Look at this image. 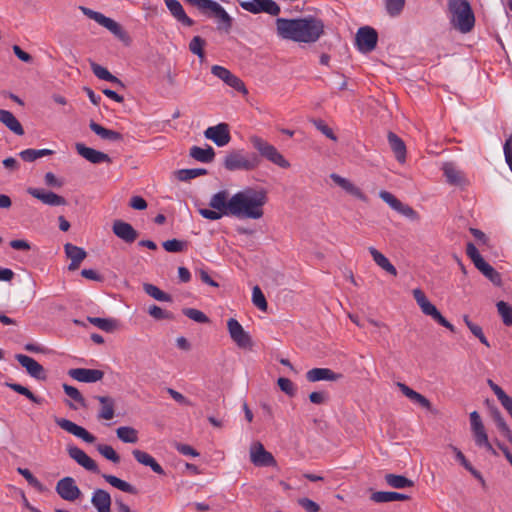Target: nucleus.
<instances>
[{
    "instance_id": "b1692460",
    "label": "nucleus",
    "mask_w": 512,
    "mask_h": 512,
    "mask_svg": "<svg viewBox=\"0 0 512 512\" xmlns=\"http://www.w3.org/2000/svg\"><path fill=\"white\" fill-rule=\"evenodd\" d=\"M342 377L329 368H313L306 372V379L309 382L337 381Z\"/></svg>"
},
{
    "instance_id": "4d7b16f0",
    "label": "nucleus",
    "mask_w": 512,
    "mask_h": 512,
    "mask_svg": "<svg viewBox=\"0 0 512 512\" xmlns=\"http://www.w3.org/2000/svg\"><path fill=\"white\" fill-rule=\"evenodd\" d=\"M183 314L189 319L197 323H208L209 318L200 310L195 308H185L182 310Z\"/></svg>"
},
{
    "instance_id": "774afa93",
    "label": "nucleus",
    "mask_w": 512,
    "mask_h": 512,
    "mask_svg": "<svg viewBox=\"0 0 512 512\" xmlns=\"http://www.w3.org/2000/svg\"><path fill=\"white\" fill-rule=\"evenodd\" d=\"M277 383H278V386L281 389V391H283L285 394H287L288 396H294L295 395L296 387H295L294 383L290 379L284 378V377H280L278 379Z\"/></svg>"
},
{
    "instance_id": "72a5a7b5",
    "label": "nucleus",
    "mask_w": 512,
    "mask_h": 512,
    "mask_svg": "<svg viewBox=\"0 0 512 512\" xmlns=\"http://www.w3.org/2000/svg\"><path fill=\"white\" fill-rule=\"evenodd\" d=\"M0 122L16 135L24 134L22 125L10 111L0 109Z\"/></svg>"
},
{
    "instance_id": "69168bd1",
    "label": "nucleus",
    "mask_w": 512,
    "mask_h": 512,
    "mask_svg": "<svg viewBox=\"0 0 512 512\" xmlns=\"http://www.w3.org/2000/svg\"><path fill=\"white\" fill-rule=\"evenodd\" d=\"M148 313L151 317L156 320L172 319L173 315L171 312L162 309L157 305H152L148 309Z\"/></svg>"
},
{
    "instance_id": "5701e85b",
    "label": "nucleus",
    "mask_w": 512,
    "mask_h": 512,
    "mask_svg": "<svg viewBox=\"0 0 512 512\" xmlns=\"http://www.w3.org/2000/svg\"><path fill=\"white\" fill-rule=\"evenodd\" d=\"M112 230L118 238L122 239L126 243H132L138 237V233L133 226L121 220H116L113 223Z\"/></svg>"
},
{
    "instance_id": "dca6fc26",
    "label": "nucleus",
    "mask_w": 512,
    "mask_h": 512,
    "mask_svg": "<svg viewBox=\"0 0 512 512\" xmlns=\"http://www.w3.org/2000/svg\"><path fill=\"white\" fill-rule=\"evenodd\" d=\"M15 359L26 369L31 377L37 380H45L47 378L44 367L32 357L24 354H16Z\"/></svg>"
},
{
    "instance_id": "4468645a",
    "label": "nucleus",
    "mask_w": 512,
    "mask_h": 512,
    "mask_svg": "<svg viewBox=\"0 0 512 512\" xmlns=\"http://www.w3.org/2000/svg\"><path fill=\"white\" fill-rule=\"evenodd\" d=\"M204 136L213 141L218 147H223L231 140L229 125L227 123H219L215 126H210L204 131Z\"/></svg>"
},
{
    "instance_id": "c85d7f7f",
    "label": "nucleus",
    "mask_w": 512,
    "mask_h": 512,
    "mask_svg": "<svg viewBox=\"0 0 512 512\" xmlns=\"http://www.w3.org/2000/svg\"><path fill=\"white\" fill-rule=\"evenodd\" d=\"M330 178L333 180L335 184L340 186L343 190H345L347 193L353 195L354 197L360 199V200H366L365 195L363 192L358 188L356 185H354L350 180L338 175V174H331Z\"/></svg>"
},
{
    "instance_id": "052dcab7",
    "label": "nucleus",
    "mask_w": 512,
    "mask_h": 512,
    "mask_svg": "<svg viewBox=\"0 0 512 512\" xmlns=\"http://www.w3.org/2000/svg\"><path fill=\"white\" fill-rule=\"evenodd\" d=\"M472 432L474 434V439L477 446L485 447L486 449H491V444L488 440V436L484 426L482 428L472 430Z\"/></svg>"
},
{
    "instance_id": "58836bf2",
    "label": "nucleus",
    "mask_w": 512,
    "mask_h": 512,
    "mask_svg": "<svg viewBox=\"0 0 512 512\" xmlns=\"http://www.w3.org/2000/svg\"><path fill=\"white\" fill-rule=\"evenodd\" d=\"M102 477L107 483H109L111 486L119 489L122 492H126L133 495H136L138 493L137 489L133 485L114 475L103 474Z\"/></svg>"
},
{
    "instance_id": "4c0bfd02",
    "label": "nucleus",
    "mask_w": 512,
    "mask_h": 512,
    "mask_svg": "<svg viewBox=\"0 0 512 512\" xmlns=\"http://www.w3.org/2000/svg\"><path fill=\"white\" fill-rule=\"evenodd\" d=\"M384 479L387 485L394 489H405L414 486V482L403 475L389 473L385 475Z\"/></svg>"
},
{
    "instance_id": "c756f323",
    "label": "nucleus",
    "mask_w": 512,
    "mask_h": 512,
    "mask_svg": "<svg viewBox=\"0 0 512 512\" xmlns=\"http://www.w3.org/2000/svg\"><path fill=\"white\" fill-rule=\"evenodd\" d=\"M132 454L137 462L150 467L156 474L163 475L165 473L161 465L147 452L135 449L132 451Z\"/></svg>"
},
{
    "instance_id": "393cba45",
    "label": "nucleus",
    "mask_w": 512,
    "mask_h": 512,
    "mask_svg": "<svg viewBox=\"0 0 512 512\" xmlns=\"http://www.w3.org/2000/svg\"><path fill=\"white\" fill-rule=\"evenodd\" d=\"M443 174L446 181L455 186H461L466 183V178L461 170H459L454 163L446 162L442 166Z\"/></svg>"
},
{
    "instance_id": "bf43d9fd",
    "label": "nucleus",
    "mask_w": 512,
    "mask_h": 512,
    "mask_svg": "<svg viewBox=\"0 0 512 512\" xmlns=\"http://www.w3.org/2000/svg\"><path fill=\"white\" fill-rule=\"evenodd\" d=\"M65 394L80 404L82 407H86V402L80 391L71 385L63 384Z\"/></svg>"
},
{
    "instance_id": "680f3d73",
    "label": "nucleus",
    "mask_w": 512,
    "mask_h": 512,
    "mask_svg": "<svg viewBox=\"0 0 512 512\" xmlns=\"http://www.w3.org/2000/svg\"><path fill=\"white\" fill-rule=\"evenodd\" d=\"M204 45L205 41L200 36H195L189 43V49L193 54H196L198 57H204Z\"/></svg>"
},
{
    "instance_id": "9b49d317",
    "label": "nucleus",
    "mask_w": 512,
    "mask_h": 512,
    "mask_svg": "<svg viewBox=\"0 0 512 512\" xmlns=\"http://www.w3.org/2000/svg\"><path fill=\"white\" fill-rule=\"evenodd\" d=\"M55 489L63 500L70 502L77 500L81 495V491L76 485L74 478L69 476L60 479Z\"/></svg>"
},
{
    "instance_id": "a211bd4d",
    "label": "nucleus",
    "mask_w": 512,
    "mask_h": 512,
    "mask_svg": "<svg viewBox=\"0 0 512 512\" xmlns=\"http://www.w3.org/2000/svg\"><path fill=\"white\" fill-rule=\"evenodd\" d=\"M251 462L256 466H272L275 464L273 455L266 451L260 442L254 443L250 448Z\"/></svg>"
},
{
    "instance_id": "0eeeda50",
    "label": "nucleus",
    "mask_w": 512,
    "mask_h": 512,
    "mask_svg": "<svg viewBox=\"0 0 512 512\" xmlns=\"http://www.w3.org/2000/svg\"><path fill=\"white\" fill-rule=\"evenodd\" d=\"M257 163L248 159L243 151H232L225 156L224 167L229 171L244 170L249 171L254 169Z\"/></svg>"
},
{
    "instance_id": "6ab92c4d",
    "label": "nucleus",
    "mask_w": 512,
    "mask_h": 512,
    "mask_svg": "<svg viewBox=\"0 0 512 512\" xmlns=\"http://www.w3.org/2000/svg\"><path fill=\"white\" fill-rule=\"evenodd\" d=\"M68 375L79 382L95 383L102 380L104 372L98 369L73 368L68 371Z\"/></svg>"
},
{
    "instance_id": "6e6d98bb",
    "label": "nucleus",
    "mask_w": 512,
    "mask_h": 512,
    "mask_svg": "<svg viewBox=\"0 0 512 512\" xmlns=\"http://www.w3.org/2000/svg\"><path fill=\"white\" fill-rule=\"evenodd\" d=\"M387 13L392 16H398L402 12L405 0H384Z\"/></svg>"
},
{
    "instance_id": "9d476101",
    "label": "nucleus",
    "mask_w": 512,
    "mask_h": 512,
    "mask_svg": "<svg viewBox=\"0 0 512 512\" xmlns=\"http://www.w3.org/2000/svg\"><path fill=\"white\" fill-rule=\"evenodd\" d=\"M211 73L236 91L247 94L244 82L239 77L232 74L227 68L220 65H213L211 67Z\"/></svg>"
},
{
    "instance_id": "37998d69",
    "label": "nucleus",
    "mask_w": 512,
    "mask_h": 512,
    "mask_svg": "<svg viewBox=\"0 0 512 512\" xmlns=\"http://www.w3.org/2000/svg\"><path fill=\"white\" fill-rule=\"evenodd\" d=\"M87 319L92 325L105 332H113L118 326V323L115 319L100 317H88Z\"/></svg>"
},
{
    "instance_id": "4be33fe9",
    "label": "nucleus",
    "mask_w": 512,
    "mask_h": 512,
    "mask_svg": "<svg viewBox=\"0 0 512 512\" xmlns=\"http://www.w3.org/2000/svg\"><path fill=\"white\" fill-rule=\"evenodd\" d=\"M222 195H223L222 190H220L217 193H215L214 195H212V197L210 198V201H209V206L212 209L203 208V209L199 210V213L203 218L215 221V220L221 219L223 216H228V213H226L227 210L225 208H221L216 205L215 200H217V198L221 197Z\"/></svg>"
},
{
    "instance_id": "f257e3e1",
    "label": "nucleus",
    "mask_w": 512,
    "mask_h": 512,
    "mask_svg": "<svg viewBox=\"0 0 512 512\" xmlns=\"http://www.w3.org/2000/svg\"><path fill=\"white\" fill-rule=\"evenodd\" d=\"M223 195L218 197L216 205L227 210L228 216L238 219H260L263 214V206L267 202L264 190L245 188L232 196L227 190H222Z\"/></svg>"
},
{
    "instance_id": "c9c22d12",
    "label": "nucleus",
    "mask_w": 512,
    "mask_h": 512,
    "mask_svg": "<svg viewBox=\"0 0 512 512\" xmlns=\"http://www.w3.org/2000/svg\"><path fill=\"white\" fill-rule=\"evenodd\" d=\"M96 399L101 404V409L99 411L98 418L104 420H111L115 415L114 399L109 396H97Z\"/></svg>"
},
{
    "instance_id": "79ce46f5",
    "label": "nucleus",
    "mask_w": 512,
    "mask_h": 512,
    "mask_svg": "<svg viewBox=\"0 0 512 512\" xmlns=\"http://www.w3.org/2000/svg\"><path fill=\"white\" fill-rule=\"evenodd\" d=\"M5 386L23 396H25L26 398H28L30 401H32L35 404L40 405L44 402L43 398L34 395L27 387L22 386L18 383L6 382Z\"/></svg>"
},
{
    "instance_id": "f03ea898",
    "label": "nucleus",
    "mask_w": 512,
    "mask_h": 512,
    "mask_svg": "<svg viewBox=\"0 0 512 512\" xmlns=\"http://www.w3.org/2000/svg\"><path fill=\"white\" fill-rule=\"evenodd\" d=\"M278 35L295 42L314 43L324 33V23L313 16L297 19L277 18Z\"/></svg>"
},
{
    "instance_id": "39448f33",
    "label": "nucleus",
    "mask_w": 512,
    "mask_h": 512,
    "mask_svg": "<svg viewBox=\"0 0 512 512\" xmlns=\"http://www.w3.org/2000/svg\"><path fill=\"white\" fill-rule=\"evenodd\" d=\"M412 293L423 314L430 316L439 325L449 329L451 332L455 331L454 326L442 316L436 306L428 300L420 288L414 289Z\"/></svg>"
},
{
    "instance_id": "8fccbe9b",
    "label": "nucleus",
    "mask_w": 512,
    "mask_h": 512,
    "mask_svg": "<svg viewBox=\"0 0 512 512\" xmlns=\"http://www.w3.org/2000/svg\"><path fill=\"white\" fill-rule=\"evenodd\" d=\"M205 174H207V170L203 168L180 169L176 171V177L180 181H189Z\"/></svg>"
},
{
    "instance_id": "13d9d810",
    "label": "nucleus",
    "mask_w": 512,
    "mask_h": 512,
    "mask_svg": "<svg viewBox=\"0 0 512 512\" xmlns=\"http://www.w3.org/2000/svg\"><path fill=\"white\" fill-rule=\"evenodd\" d=\"M17 472L26 479L29 485H31L38 491H43L42 483L30 472L29 469L19 467L17 468Z\"/></svg>"
},
{
    "instance_id": "c03bdc74",
    "label": "nucleus",
    "mask_w": 512,
    "mask_h": 512,
    "mask_svg": "<svg viewBox=\"0 0 512 512\" xmlns=\"http://www.w3.org/2000/svg\"><path fill=\"white\" fill-rule=\"evenodd\" d=\"M117 437L124 443H136L138 431L130 426H121L116 430Z\"/></svg>"
},
{
    "instance_id": "338daca9",
    "label": "nucleus",
    "mask_w": 512,
    "mask_h": 512,
    "mask_svg": "<svg viewBox=\"0 0 512 512\" xmlns=\"http://www.w3.org/2000/svg\"><path fill=\"white\" fill-rule=\"evenodd\" d=\"M466 254L467 256L472 260L473 264L475 265V267H477L478 265H480L483 261H485L483 259V257L480 255L478 249L476 248V246L469 242L466 246Z\"/></svg>"
},
{
    "instance_id": "a18cd8bd",
    "label": "nucleus",
    "mask_w": 512,
    "mask_h": 512,
    "mask_svg": "<svg viewBox=\"0 0 512 512\" xmlns=\"http://www.w3.org/2000/svg\"><path fill=\"white\" fill-rule=\"evenodd\" d=\"M144 291L152 298H154L157 301L162 302H171L172 297L168 293H165L161 289H159L157 286L153 284H144L143 286Z\"/></svg>"
},
{
    "instance_id": "7ed1b4c3",
    "label": "nucleus",
    "mask_w": 512,
    "mask_h": 512,
    "mask_svg": "<svg viewBox=\"0 0 512 512\" xmlns=\"http://www.w3.org/2000/svg\"><path fill=\"white\" fill-rule=\"evenodd\" d=\"M448 18L457 31L469 33L475 25V16L468 0H448Z\"/></svg>"
},
{
    "instance_id": "412c9836",
    "label": "nucleus",
    "mask_w": 512,
    "mask_h": 512,
    "mask_svg": "<svg viewBox=\"0 0 512 512\" xmlns=\"http://www.w3.org/2000/svg\"><path fill=\"white\" fill-rule=\"evenodd\" d=\"M75 148L79 155L85 158L87 161L93 164H99L103 162L110 163L111 158L108 154L95 150L93 148L85 146L83 143H76Z\"/></svg>"
},
{
    "instance_id": "3c124183",
    "label": "nucleus",
    "mask_w": 512,
    "mask_h": 512,
    "mask_svg": "<svg viewBox=\"0 0 512 512\" xmlns=\"http://www.w3.org/2000/svg\"><path fill=\"white\" fill-rule=\"evenodd\" d=\"M499 315L506 326H512V306L505 301L496 304Z\"/></svg>"
},
{
    "instance_id": "f3484780",
    "label": "nucleus",
    "mask_w": 512,
    "mask_h": 512,
    "mask_svg": "<svg viewBox=\"0 0 512 512\" xmlns=\"http://www.w3.org/2000/svg\"><path fill=\"white\" fill-rule=\"evenodd\" d=\"M27 192L34 198L40 200L43 204L48 206H63L67 204L66 199L52 191L33 188L27 189Z\"/></svg>"
},
{
    "instance_id": "6e6552de",
    "label": "nucleus",
    "mask_w": 512,
    "mask_h": 512,
    "mask_svg": "<svg viewBox=\"0 0 512 512\" xmlns=\"http://www.w3.org/2000/svg\"><path fill=\"white\" fill-rule=\"evenodd\" d=\"M378 34L376 30L370 26H364L358 29L356 33V45L360 52L369 53L373 51L377 45Z\"/></svg>"
},
{
    "instance_id": "2eb2a0df",
    "label": "nucleus",
    "mask_w": 512,
    "mask_h": 512,
    "mask_svg": "<svg viewBox=\"0 0 512 512\" xmlns=\"http://www.w3.org/2000/svg\"><path fill=\"white\" fill-rule=\"evenodd\" d=\"M55 423L66 432L82 439L86 443H93L96 438L85 428L65 418H56Z\"/></svg>"
},
{
    "instance_id": "1a4fd4ad",
    "label": "nucleus",
    "mask_w": 512,
    "mask_h": 512,
    "mask_svg": "<svg viewBox=\"0 0 512 512\" xmlns=\"http://www.w3.org/2000/svg\"><path fill=\"white\" fill-rule=\"evenodd\" d=\"M240 6L253 14L261 12L277 16L280 13V7L273 0H250L240 2Z\"/></svg>"
},
{
    "instance_id": "f8f14e48",
    "label": "nucleus",
    "mask_w": 512,
    "mask_h": 512,
    "mask_svg": "<svg viewBox=\"0 0 512 512\" xmlns=\"http://www.w3.org/2000/svg\"><path fill=\"white\" fill-rule=\"evenodd\" d=\"M227 328L232 341L239 348H248L251 346V337L243 329L242 325L234 318H230L227 321Z\"/></svg>"
},
{
    "instance_id": "864d4df0",
    "label": "nucleus",
    "mask_w": 512,
    "mask_h": 512,
    "mask_svg": "<svg viewBox=\"0 0 512 512\" xmlns=\"http://www.w3.org/2000/svg\"><path fill=\"white\" fill-rule=\"evenodd\" d=\"M97 451L106 459L112 461L113 463H119L120 456L116 453L114 448L110 445L106 444H98Z\"/></svg>"
},
{
    "instance_id": "473e14b6",
    "label": "nucleus",
    "mask_w": 512,
    "mask_h": 512,
    "mask_svg": "<svg viewBox=\"0 0 512 512\" xmlns=\"http://www.w3.org/2000/svg\"><path fill=\"white\" fill-rule=\"evenodd\" d=\"M369 253L371 254L374 262L384 271H386L388 274L392 276H397V270L395 266L389 261V259L379 252L374 247H369Z\"/></svg>"
},
{
    "instance_id": "e433bc0d",
    "label": "nucleus",
    "mask_w": 512,
    "mask_h": 512,
    "mask_svg": "<svg viewBox=\"0 0 512 512\" xmlns=\"http://www.w3.org/2000/svg\"><path fill=\"white\" fill-rule=\"evenodd\" d=\"M190 156L199 162L210 163L214 160L215 151L210 145H207L206 148L193 146L190 149Z\"/></svg>"
},
{
    "instance_id": "ddd939ff",
    "label": "nucleus",
    "mask_w": 512,
    "mask_h": 512,
    "mask_svg": "<svg viewBox=\"0 0 512 512\" xmlns=\"http://www.w3.org/2000/svg\"><path fill=\"white\" fill-rule=\"evenodd\" d=\"M80 10L83 12L84 15H86L90 19H93L99 25L105 27L107 30H109L115 36L122 35L121 26L113 19L106 17L104 14H102L100 12L94 11V10L84 7V6H80Z\"/></svg>"
},
{
    "instance_id": "ea45409f",
    "label": "nucleus",
    "mask_w": 512,
    "mask_h": 512,
    "mask_svg": "<svg viewBox=\"0 0 512 512\" xmlns=\"http://www.w3.org/2000/svg\"><path fill=\"white\" fill-rule=\"evenodd\" d=\"M91 69L94 75L99 79L115 83L121 87L124 86L122 81L118 79L116 76L112 75L105 67L95 62H91Z\"/></svg>"
},
{
    "instance_id": "f704fd0d",
    "label": "nucleus",
    "mask_w": 512,
    "mask_h": 512,
    "mask_svg": "<svg viewBox=\"0 0 512 512\" xmlns=\"http://www.w3.org/2000/svg\"><path fill=\"white\" fill-rule=\"evenodd\" d=\"M89 127L96 135H98L104 140L116 142L121 141L123 139L122 134H120L119 132L107 129L94 121L90 122Z\"/></svg>"
},
{
    "instance_id": "aec40b11",
    "label": "nucleus",
    "mask_w": 512,
    "mask_h": 512,
    "mask_svg": "<svg viewBox=\"0 0 512 512\" xmlns=\"http://www.w3.org/2000/svg\"><path fill=\"white\" fill-rule=\"evenodd\" d=\"M67 451L69 456L86 470L94 473L99 472L96 462L91 457H89L82 449L78 448L77 446H69Z\"/></svg>"
},
{
    "instance_id": "bb28decb",
    "label": "nucleus",
    "mask_w": 512,
    "mask_h": 512,
    "mask_svg": "<svg viewBox=\"0 0 512 512\" xmlns=\"http://www.w3.org/2000/svg\"><path fill=\"white\" fill-rule=\"evenodd\" d=\"M397 386L399 387L400 391L412 402L415 404H418L419 406L432 411V405L431 402L422 394L414 391L409 386H407L404 383H397Z\"/></svg>"
},
{
    "instance_id": "5fc2aeb1",
    "label": "nucleus",
    "mask_w": 512,
    "mask_h": 512,
    "mask_svg": "<svg viewBox=\"0 0 512 512\" xmlns=\"http://www.w3.org/2000/svg\"><path fill=\"white\" fill-rule=\"evenodd\" d=\"M252 302L261 311H266L268 304L266 298L258 286H255L252 290Z\"/></svg>"
},
{
    "instance_id": "09e8293b",
    "label": "nucleus",
    "mask_w": 512,
    "mask_h": 512,
    "mask_svg": "<svg viewBox=\"0 0 512 512\" xmlns=\"http://www.w3.org/2000/svg\"><path fill=\"white\" fill-rule=\"evenodd\" d=\"M493 419L496 423L498 430L502 433L504 437L508 439V441L512 444V432L509 429L507 423L502 417L501 413L496 409L492 412Z\"/></svg>"
},
{
    "instance_id": "20e7f679",
    "label": "nucleus",
    "mask_w": 512,
    "mask_h": 512,
    "mask_svg": "<svg viewBox=\"0 0 512 512\" xmlns=\"http://www.w3.org/2000/svg\"><path fill=\"white\" fill-rule=\"evenodd\" d=\"M250 142L258 153L266 160L284 169L290 167V162L285 159L274 145L268 143L259 136L250 137Z\"/></svg>"
},
{
    "instance_id": "de8ad7c7",
    "label": "nucleus",
    "mask_w": 512,
    "mask_h": 512,
    "mask_svg": "<svg viewBox=\"0 0 512 512\" xmlns=\"http://www.w3.org/2000/svg\"><path fill=\"white\" fill-rule=\"evenodd\" d=\"M64 249L67 257L71 261L82 262L87 256L86 251L83 248L75 246L71 243H67L64 246Z\"/></svg>"
},
{
    "instance_id": "423d86ee",
    "label": "nucleus",
    "mask_w": 512,
    "mask_h": 512,
    "mask_svg": "<svg viewBox=\"0 0 512 512\" xmlns=\"http://www.w3.org/2000/svg\"><path fill=\"white\" fill-rule=\"evenodd\" d=\"M192 6L198 8L203 13L210 12L213 16L219 19L224 25L226 30L230 29L232 25V18L225 11V9L214 0H186Z\"/></svg>"
},
{
    "instance_id": "e2e57ef3",
    "label": "nucleus",
    "mask_w": 512,
    "mask_h": 512,
    "mask_svg": "<svg viewBox=\"0 0 512 512\" xmlns=\"http://www.w3.org/2000/svg\"><path fill=\"white\" fill-rule=\"evenodd\" d=\"M487 383L494 394L497 396V399L500 401L501 405L504 406L507 402H509L512 397L508 396L504 390L494 383L491 379L487 380Z\"/></svg>"
},
{
    "instance_id": "49530a36",
    "label": "nucleus",
    "mask_w": 512,
    "mask_h": 512,
    "mask_svg": "<svg viewBox=\"0 0 512 512\" xmlns=\"http://www.w3.org/2000/svg\"><path fill=\"white\" fill-rule=\"evenodd\" d=\"M53 151L50 149H26L20 152V157L26 162H33L38 158L52 155Z\"/></svg>"
},
{
    "instance_id": "603ef678",
    "label": "nucleus",
    "mask_w": 512,
    "mask_h": 512,
    "mask_svg": "<svg viewBox=\"0 0 512 512\" xmlns=\"http://www.w3.org/2000/svg\"><path fill=\"white\" fill-rule=\"evenodd\" d=\"M464 322L467 325V327L469 328V330L471 331V333L475 337H477L482 344H484L487 347L490 346L487 338L485 337V335H484V333L482 331V328L479 325H477V324L473 323L472 321H470L468 316H464Z\"/></svg>"
},
{
    "instance_id": "a19ab883",
    "label": "nucleus",
    "mask_w": 512,
    "mask_h": 512,
    "mask_svg": "<svg viewBox=\"0 0 512 512\" xmlns=\"http://www.w3.org/2000/svg\"><path fill=\"white\" fill-rule=\"evenodd\" d=\"M486 278H488L494 285L500 286L502 283L501 275L489 263L483 261L476 267Z\"/></svg>"
},
{
    "instance_id": "7c9ffc66",
    "label": "nucleus",
    "mask_w": 512,
    "mask_h": 512,
    "mask_svg": "<svg viewBox=\"0 0 512 512\" xmlns=\"http://www.w3.org/2000/svg\"><path fill=\"white\" fill-rule=\"evenodd\" d=\"M387 138L397 161L404 163L406 160V146L404 141L393 132H389Z\"/></svg>"
},
{
    "instance_id": "2f4dec72",
    "label": "nucleus",
    "mask_w": 512,
    "mask_h": 512,
    "mask_svg": "<svg viewBox=\"0 0 512 512\" xmlns=\"http://www.w3.org/2000/svg\"><path fill=\"white\" fill-rule=\"evenodd\" d=\"M370 499L375 503H387L392 501H406L409 500L410 497L399 492L377 491L371 494Z\"/></svg>"
},
{
    "instance_id": "a878e982",
    "label": "nucleus",
    "mask_w": 512,
    "mask_h": 512,
    "mask_svg": "<svg viewBox=\"0 0 512 512\" xmlns=\"http://www.w3.org/2000/svg\"><path fill=\"white\" fill-rule=\"evenodd\" d=\"M91 503L97 512H111V496L103 489H96L93 492Z\"/></svg>"
},
{
    "instance_id": "cd10ccee",
    "label": "nucleus",
    "mask_w": 512,
    "mask_h": 512,
    "mask_svg": "<svg viewBox=\"0 0 512 512\" xmlns=\"http://www.w3.org/2000/svg\"><path fill=\"white\" fill-rule=\"evenodd\" d=\"M164 2L170 13L183 25L190 27L194 24L193 20L186 15L183 6L179 1L164 0Z\"/></svg>"
},
{
    "instance_id": "0e129e2a",
    "label": "nucleus",
    "mask_w": 512,
    "mask_h": 512,
    "mask_svg": "<svg viewBox=\"0 0 512 512\" xmlns=\"http://www.w3.org/2000/svg\"><path fill=\"white\" fill-rule=\"evenodd\" d=\"M162 246L167 252L178 253L184 250L186 243L178 239H171L164 241Z\"/></svg>"
}]
</instances>
